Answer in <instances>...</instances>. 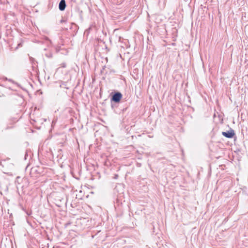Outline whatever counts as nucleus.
<instances>
[{"label":"nucleus","instance_id":"2","mask_svg":"<svg viewBox=\"0 0 248 248\" xmlns=\"http://www.w3.org/2000/svg\"><path fill=\"white\" fill-rule=\"evenodd\" d=\"M222 135L227 138H232L235 135L234 130L232 129H231L229 131L222 132Z\"/></svg>","mask_w":248,"mask_h":248},{"label":"nucleus","instance_id":"5","mask_svg":"<svg viewBox=\"0 0 248 248\" xmlns=\"http://www.w3.org/2000/svg\"><path fill=\"white\" fill-rule=\"evenodd\" d=\"M46 56L47 57L49 58H51V57H52V54H51V53H49V54H46Z\"/></svg>","mask_w":248,"mask_h":248},{"label":"nucleus","instance_id":"6","mask_svg":"<svg viewBox=\"0 0 248 248\" xmlns=\"http://www.w3.org/2000/svg\"><path fill=\"white\" fill-rule=\"evenodd\" d=\"M65 22V20L64 19H62L61 20V23H63V22Z\"/></svg>","mask_w":248,"mask_h":248},{"label":"nucleus","instance_id":"1","mask_svg":"<svg viewBox=\"0 0 248 248\" xmlns=\"http://www.w3.org/2000/svg\"><path fill=\"white\" fill-rule=\"evenodd\" d=\"M122 98V94L120 92H115L112 95L111 98V101H113L116 103H118L120 102Z\"/></svg>","mask_w":248,"mask_h":248},{"label":"nucleus","instance_id":"3","mask_svg":"<svg viewBox=\"0 0 248 248\" xmlns=\"http://www.w3.org/2000/svg\"><path fill=\"white\" fill-rule=\"evenodd\" d=\"M66 7L65 0H61L59 4V8L60 11H64Z\"/></svg>","mask_w":248,"mask_h":248},{"label":"nucleus","instance_id":"4","mask_svg":"<svg viewBox=\"0 0 248 248\" xmlns=\"http://www.w3.org/2000/svg\"><path fill=\"white\" fill-rule=\"evenodd\" d=\"M61 67L65 68L66 66V64L65 62L62 63L61 64Z\"/></svg>","mask_w":248,"mask_h":248}]
</instances>
